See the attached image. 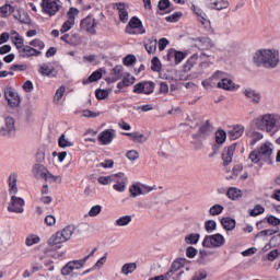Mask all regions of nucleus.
Instances as JSON below:
<instances>
[{
  "label": "nucleus",
  "mask_w": 280,
  "mask_h": 280,
  "mask_svg": "<svg viewBox=\"0 0 280 280\" xmlns=\"http://www.w3.org/2000/svg\"><path fill=\"white\" fill-rule=\"evenodd\" d=\"M277 126V119L275 116L267 114L265 115V130L266 132H272Z\"/></svg>",
  "instance_id": "bb28decb"
},
{
  "label": "nucleus",
  "mask_w": 280,
  "mask_h": 280,
  "mask_svg": "<svg viewBox=\"0 0 280 280\" xmlns=\"http://www.w3.org/2000/svg\"><path fill=\"white\" fill-rule=\"evenodd\" d=\"M200 242V233H190L185 236V243L191 246L198 244Z\"/></svg>",
  "instance_id": "c9c22d12"
},
{
  "label": "nucleus",
  "mask_w": 280,
  "mask_h": 280,
  "mask_svg": "<svg viewBox=\"0 0 280 280\" xmlns=\"http://www.w3.org/2000/svg\"><path fill=\"white\" fill-rule=\"evenodd\" d=\"M212 10H226L229 8V1L226 0H217L213 5H210Z\"/></svg>",
  "instance_id": "49530a36"
},
{
  "label": "nucleus",
  "mask_w": 280,
  "mask_h": 280,
  "mask_svg": "<svg viewBox=\"0 0 280 280\" xmlns=\"http://www.w3.org/2000/svg\"><path fill=\"white\" fill-rule=\"evenodd\" d=\"M235 83L233 82V80L229 79V78H224L222 79V81H219L217 83V89H222L223 91H235Z\"/></svg>",
  "instance_id": "b1692460"
},
{
  "label": "nucleus",
  "mask_w": 280,
  "mask_h": 280,
  "mask_svg": "<svg viewBox=\"0 0 280 280\" xmlns=\"http://www.w3.org/2000/svg\"><path fill=\"white\" fill-rule=\"evenodd\" d=\"M156 38L151 37L144 40V49L148 54H154L156 51Z\"/></svg>",
  "instance_id": "2f4dec72"
},
{
  "label": "nucleus",
  "mask_w": 280,
  "mask_h": 280,
  "mask_svg": "<svg viewBox=\"0 0 280 280\" xmlns=\"http://www.w3.org/2000/svg\"><path fill=\"white\" fill-rule=\"evenodd\" d=\"M42 54L40 50L26 45L20 50V58H32V56L38 57Z\"/></svg>",
  "instance_id": "aec40b11"
},
{
  "label": "nucleus",
  "mask_w": 280,
  "mask_h": 280,
  "mask_svg": "<svg viewBox=\"0 0 280 280\" xmlns=\"http://www.w3.org/2000/svg\"><path fill=\"white\" fill-rule=\"evenodd\" d=\"M266 208H264L261 205H256L254 209L249 210L250 218H257V215H261L265 213Z\"/></svg>",
  "instance_id": "a18cd8bd"
},
{
  "label": "nucleus",
  "mask_w": 280,
  "mask_h": 280,
  "mask_svg": "<svg viewBox=\"0 0 280 280\" xmlns=\"http://www.w3.org/2000/svg\"><path fill=\"white\" fill-rule=\"evenodd\" d=\"M28 45H31V47H33V48L37 47V49H39V51L45 49V42L40 40L39 38H35V39L31 40L28 43Z\"/></svg>",
  "instance_id": "e2e57ef3"
},
{
  "label": "nucleus",
  "mask_w": 280,
  "mask_h": 280,
  "mask_svg": "<svg viewBox=\"0 0 280 280\" xmlns=\"http://www.w3.org/2000/svg\"><path fill=\"white\" fill-rule=\"evenodd\" d=\"M254 126L257 130H266V115L254 120Z\"/></svg>",
  "instance_id": "3c124183"
},
{
  "label": "nucleus",
  "mask_w": 280,
  "mask_h": 280,
  "mask_svg": "<svg viewBox=\"0 0 280 280\" xmlns=\"http://www.w3.org/2000/svg\"><path fill=\"white\" fill-rule=\"evenodd\" d=\"M224 244H226V238H224V235L217 233L212 235H206L201 246L203 248H222Z\"/></svg>",
  "instance_id": "7ed1b4c3"
},
{
  "label": "nucleus",
  "mask_w": 280,
  "mask_h": 280,
  "mask_svg": "<svg viewBox=\"0 0 280 280\" xmlns=\"http://www.w3.org/2000/svg\"><path fill=\"white\" fill-rule=\"evenodd\" d=\"M73 265H71L70 261H68L62 268H61V275L62 277H69V275H72L73 272Z\"/></svg>",
  "instance_id": "13d9d810"
},
{
  "label": "nucleus",
  "mask_w": 280,
  "mask_h": 280,
  "mask_svg": "<svg viewBox=\"0 0 280 280\" xmlns=\"http://www.w3.org/2000/svg\"><path fill=\"white\" fill-rule=\"evenodd\" d=\"M81 30H85L88 34H97L95 30L97 27V20L93 19L91 14L81 20L80 22Z\"/></svg>",
  "instance_id": "9b49d317"
},
{
  "label": "nucleus",
  "mask_w": 280,
  "mask_h": 280,
  "mask_svg": "<svg viewBox=\"0 0 280 280\" xmlns=\"http://www.w3.org/2000/svg\"><path fill=\"white\" fill-rule=\"evenodd\" d=\"M187 58V51H183V50H177V52H175V65H180V62H183V60H185Z\"/></svg>",
  "instance_id": "052dcab7"
},
{
  "label": "nucleus",
  "mask_w": 280,
  "mask_h": 280,
  "mask_svg": "<svg viewBox=\"0 0 280 280\" xmlns=\"http://www.w3.org/2000/svg\"><path fill=\"white\" fill-rule=\"evenodd\" d=\"M222 211H224V206H222L220 203H215L214 206H212L209 209V213L211 215H220V213H222Z\"/></svg>",
  "instance_id": "6e6d98bb"
},
{
  "label": "nucleus",
  "mask_w": 280,
  "mask_h": 280,
  "mask_svg": "<svg viewBox=\"0 0 280 280\" xmlns=\"http://www.w3.org/2000/svg\"><path fill=\"white\" fill-rule=\"evenodd\" d=\"M80 14V10L78 8L71 7L67 13L68 16V23H71V25H75V16Z\"/></svg>",
  "instance_id": "4c0bfd02"
},
{
  "label": "nucleus",
  "mask_w": 280,
  "mask_h": 280,
  "mask_svg": "<svg viewBox=\"0 0 280 280\" xmlns=\"http://www.w3.org/2000/svg\"><path fill=\"white\" fill-rule=\"evenodd\" d=\"M226 196L230 200H240V198H242V189L230 187L226 191Z\"/></svg>",
  "instance_id": "473e14b6"
},
{
  "label": "nucleus",
  "mask_w": 280,
  "mask_h": 280,
  "mask_svg": "<svg viewBox=\"0 0 280 280\" xmlns=\"http://www.w3.org/2000/svg\"><path fill=\"white\" fill-rule=\"evenodd\" d=\"M115 137H117V131L115 129H105L98 135L97 141L101 145H110Z\"/></svg>",
  "instance_id": "f8f14e48"
},
{
  "label": "nucleus",
  "mask_w": 280,
  "mask_h": 280,
  "mask_svg": "<svg viewBox=\"0 0 280 280\" xmlns=\"http://www.w3.org/2000/svg\"><path fill=\"white\" fill-rule=\"evenodd\" d=\"M100 213H102V206L100 205L93 206L89 211L90 218H95L100 215Z\"/></svg>",
  "instance_id": "69168bd1"
},
{
  "label": "nucleus",
  "mask_w": 280,
  "mask_h": 280,
  "mask_svg": "<svg viewBox=\"0 0 280 280\" xmlns=\"http://www.w3.org/2000/svg\"><path fill=\"white\" fill-rule=\"evenodd\" d=\"M210 255H213V252H209L207 249H199L197 264L199 266H208V264H211L213 261V258L209 257Z\"/></svg>",
  "instance_id": "f3484780"
},
{
  "label": "nucleus",
  "mask_w": 280,
  "mask_h": 280,
  "mask_svg": "<svg viewBox=\"0 0 280 280\" xmlns=\"http://www.w3.org/2000/svg\"><path fill=\"white\" fill-rule=\"evenodd\" d=\"M124 137H130V139L133 141V143H145L148 141V138L145 135L136 131V132H122Z\"/></svg>",
  "instance_id": "5701e85b"
},
{
  "label": "nucleus",
  "mask_w": 280,
  "mask_h": 280,
  "mask_svg": "<svg viewBox=\"0 0 280 280\" xmlns=\"http://www.w3.org/2000/svg\"><path fill=\"white\" fill-rule=\"evenodd\" d=\"M23 43H25V39H23V36L18 34V36L14 37L13 45H15V47H16V49H19V51H21V49H23L25 47L23 45Z\"/></svg>",
  "instance_id": "680f3d73"
},
{
  "label": "nucleus",
  "mask_w": 280,
  "mask_h": 280,
  "mask_svg": "<svg viewBox=\"0 0 280 280\" xmlns=\"http://www.w3.org/2000/svg\"><path fill=\"white\" fill-rule=\"evenodd\" d=\"M183 16V12L177 11L168 16L165 18V21L167 23H178L180 21V18Z\"/></svg>",
  "instance_id": "8fccbe9b"
},
{
  "label": "nucleus",
  "mask_w": 280,
  "mask_h": 280,
  "mask_svg": "<svg viewBox=\"0 0 280 280\" xmlns=\"http://www.w3.org/2000/svg\"><path fill=\"white\" fill-rule=\"evenodd\" d=\"M23 207H25V200L13 195L10 205L8 206V211L10 213H23Z\"/></svg>",
  "instance_id": "9d476101"
},
{
  "label": "nucleus",
  "mask_w": 280,
  "mask_h": 280,
  "mask_svg": "<svg viewBox=\"0 0 280 280\" xmlns=\"http://www.w3.org/2000/svg\"><path fill=\"white\" fill-rule=\"evenodd\" d=\"M211 120H206L203 125H201L197 131V133L191 135V139L195 141H200L201 139L205 141L211 135Z\"/></svg>",
  "instance_id": "1a4fd4ad"
},
{
  "label": "nucleus",
  "mask_w": 280,
  "mask_h": 280,
  "mask_svg": "<svg viewBox=\"0 0 280 280\" xmlns=\"http://www.w3.org/2000/svg\"><path fill=\"white\" fill-rule=\"evenodd\" d=\"M126 185H128V177H124L122 179H120V182L118 184H115L113 186V189H115V191H126Z\"/></svg>",
  "instance_id": "de8ad7c7"
},
{
  "label": "nucleus",
  "mask_w": 280,
  "mask_h": 280,
  "mask_svg": "<svg viewBox=\"0 0 280 280\" xmlns=\"http://www.w3.org/2000/svg\"><path fill=\"white\" fill-rule=\"evenodd\" d=\"M154 89H156V83L153 81H141L133 85L132 93H137L138 95H152Z\"/></svg>",
  "instance_id": "0eeeda50"
},
{
  "label": "nucleus",
  "mask_w": 280,
  "mask_h": 280,
  "mask_svg": "<svg viewBox=\"0 0 280 280\" xmlns=\"http://www.w3.org/2000/svg\"><path fill=\"white\" fill-rule=\"evenodd\" d=\"M205 229L207 233H213L218 229V223L214 220H207L205 222Z\"/></svg>",
  "instance_id": "5fc2aeb1"
},
{
  "label": "nucleus",
  "mask_w": 280,
  "mask_h": 280,
  "mask_svg": "<svg viewBox=\"0 0 280 280\" xmlns=\"http://www.w3.org/2000/svg\"><path fill=\"white\" fill-rule=\"evenodd\" d=\"M122 65L125 67H135V65H137V57L132 54L125 56L122 59Z\"/></svg>",
  "instance_id": "ea45409f"
},
{
  "label": "nucleus",
  "mask_w": 280,
  "mask_h": 280,
  "mask_svg": "<svg viewBox=\"0 0 280 280\" xmlns=\"http://www.w3.org/2000/svg\"><path fill=\"white\" fill-rule=\"evenodd\" d=\"M237 148V142L232 143L231 145L224 148L221 159L223 161V166L231 165L233 163V155L235 154V150Z\"/></svg>",
  "instance_id": "ddd939ff"
},
{
  "label": "nucleus",
  "mask_w": 280,
  "mask_h": 280,
  "mask_svg": "<svg viewBox=\"0 0 280 280\" xmlns=\"http://www.w3.org/2000/svg\"><path fill=\"white\" fill-rule=\"evenodd\" d=\"M243 95H245L246 100H248L252 104H261V93L253 88H246L243 91Z\"/></svg>",
  "instance_id": "4468645a"
},
{
  "label": "nucleus",
  "mask_w": 280,
  "mask_h": 280,
  "mask_svg": "<svg viewBox=\"0 0 280 280\" xmlns=\"http://www.w3.org/2000/svg\"><path fill=\"white\" fill-rule=\"evenodd\" d=\"M257 153L264 159V163L272 165V148L268 143L262 144Z\"/></svg>",
  "instance_id": "2eb2a0df"
},
{
  "label": "nucleus",
  "mask_w": 280,
  "mask_h": 280,
  "mask_svg": "<svg viewBox=\"0 0 280 280\" xmlns=\"http://www.w3.org/2000/svg\"><path fill=\"white\" fill-rule=\"evenodd\" d=\"M225 78L226 72L218 70L211 75L210 80H212V82L213 80H220V82H222V80H224Z\"/></svg>",
  "instance_id": "338daca9"
},
{
  "label": "nucleus",
  "mask_w": 280,
  "mask_h": 280,
  "mask_svg": "<svg viewBox=\"0 0 280 280\" xmlns=\"http://www.w3.org/2000/svg\"><path fill=\"white\" fill-rule=\"evenodd\" d=\"M280 229L276 228V230H261L260 232H258L255 237H272V235H277V233H279Z\"/></svg>",
  "instance_id": "e433bc0d"
},
{
  "label": "nucleus",
  "mask_w": 280,
  "mask_h": 280,
  "mask_svg": "<svg viewBox=\"0 0 280 280\" xmlns=\"http://www.w3.org/2000/svg\"><path fill=\"white\" fill-rule=\"evenodd\" d=\"M242 135H244V126L242 125H236L228 131L230 141H235L236 139H240Z\"/></svg>",
  "instance_id": "412c9836"
},
{
  "label": "nucleus",
  "mask_w": 280,
  "mask_h": 280,
  "mask_svg": "<svg viewBox=\"0 0 280 280\" xmlns=\"http://www.w3.org/2000/svg\"><path fill=\"white\" fill-rule=\"evenodd\" d=\"M221 225L224 231H234L235 226H237V221L231 217H225L221 219Z\"/></svg>",
  "instance_id": "393cba45"
},
{
  "label": "nucleus",
  "mask_w": 280,
  "mask_h": 280,
  "mask_svg": "<svg viewBox=\"0 0 280 280\" xmlns=\"http://www.w3.org/2000/svg\"><path fill=\"white\" fill-rule=\"evenodd\" d=\"M33 173L35 176H40V174L47 173V167L43 164H35L33 165Z\"/></svg>",
  "instance_id": "4d7b16f0"
},
{
  "label": "nucleus",
  "mask_w": 280,
  "mask_h": 280,
  "mask_svg": "<svg viewBox=\"0 0 280 280\" xmlns=\"http://www.w3.org/2000/svg\"><path fill=\"white\" fill-rule=\"evenodd\" d=\"M39 243H40V236L35 234H30L25 240L26 246H34V244H39Z\"/></svg>",
  "instance_id": "09e8293b"
},
{
  "label": "nucleus",
  "mask_w": 280,
  "mask_h": 280,
  "mask_svg": "<svg viewBox=\"0 0 280 280\" xmlns=\"http://www.w3.org/2000/svg\"><path fill=\"white\" fill-rule=\"evenodd\" d=\"M196 60H198V54H194L184 65L183 69L185 72L191 71V68L196 65Z\"/></svg>",
  "instance_id": "58836bf2"
},
{
  "label": "nucleus",
  "mask_w": 280,
  "mask_h": 280,
  "mask_svg": "<svg viewBox=\"0 0 280 280\" xmlns=\"http://www.w3.org/2000/svg\"><path fill=\"white\" fill-rule=\"evenodd\" d=\"M16 173H11L9 176V194H19V187H16Z\"/></svg>",
  "instance_id": "72a5a7b5"
},
{
  "label": "nucleus",
  "mask_w": 280,
  "mask_h": 280,
  "mask_svg": "<svg viewBox=\"0 0 280 280\" xmlns=\"http://www.w3.org/2000/svg\"><path fill=\"white\" fill-rule=\"evenodd\" d=\"M38 71L40 75H45L46 78H56L58 75V71H56V68L52 67L51 69H49V66L45 63L39 67Z\"/></svg>",
  "instance_id": "a878e982"
},
{
  "label": "nucleus",
  "mask_w": 280,
  "mask_h": 280,
  "mask_svg": "<svg viewBox=\"0 0 280 280\" xmlns=\"http://www.w3.org/2000/svg\"><path fill=\"white\" fill-rule=\"evenodd\" d=\"M185 264H187V258H177L175 259L172 265L170 270L165 273V277L170 279L174 275V272H178L180 268H185Z\"/></svg>",
  "instance_id": "dca6fc26"
},
{
  "label": "nucleus",
  "mask_w": 280,
  "mask_h": 280,
  "mask_svg": "<svg viewBox=\"0 0 280 280\" xmlns=\"http://www.w3.org/2000/svg\"><path fill=\"white\" fill-rule=\"evenodd\" d=\"M102 69H97L94 72H92L88 79H84L82 81V84L86 85V84H91L93 82H98V80H102Z\"/></svg>",
  "instance_id": "cd10ccee"
},
{
  "label": "nucleus",
  "mask_w": 280,
  "mask_h": 280,
  "mask_svg": "<svg viewBox=\"0 0 280 280\" xmlns=\"http://www.w3.org/2000/svg\"><path fill=\"white\" fill-rule=\"evenodd\" d=\"M110 91L106 89H96L95 90V97L98 102L106 100L109 95Z\"/></svg>",
  "instance_id": "79ce46f5"
},
{
  "label": "nucleus",
  "mask_w": 280,
  "mask_h": 280,
  "mask_svg": "<svg viewBox=\"0 0 280 280\" xmlns=\"http://www.w3.org/2000/svg\"><path fill=\"white\" fill-rule=\"evenodd\" d=\"M192 12L198 18V21L205 25V23H211L209 20H207V13L202 11V9L196 7L195 4L191 5Z\"/></svg>",
  "instance_id": "c85d7f7f"
},
{
  "label": "nucleus",
  "mask_w": 280,
  "mask_h": 280,
  "mask_svg": "<svg viewBox=\"0 0 280 280\" xmlns=\"http://www.w3.org/2000/svg\"><path fill=\"white\" fill-rule=\"evenodd\" d=\"M215 143H221L224 145L226 143V131L222 128H219L214 133Z\"/></svg>",
  "instance_id": "f704fd0d"
},
{
  "label": "nucleus",
  "mask_w": 280,
  "mask_h": 280,
  "mask_svg": "<svg viewBox=\"0 0 280 280\" xmlns=\"http://www.w3.org/2000/svg\"><path fill=\"white\" fill-rule=\"evenodd\" d=\"M267 224H269V226H279V218L270 214L268 217L265 218Z\"/></svg>",
  "instance_id": "0e129e2a"
},
{
  "label": "nucleus",
  "mask_w": 280,
  "mask_h": 280,
  "mask_svg": "<svg viewBox=\"0 0 280 280\" xmlns=\"http://www.w3.org/2000/svg\"><path fill=\"white\" fill-rule=\"evenodd\" d=\"M196 255H198V249L194 246H188L186 248V257L188 259H194V257H196Z\"/></svg>",
  "instance_id": "774afa93"
},
{
  "label": "nucleus",
  "mask_w": 280,
  "mask_h": 280,
  "mask_svg": "<svg viewBox=\"0 0 280 280\" xmlns=\"http://www.w3.org/2000/svg\"><path fill=\"white\" fill-rule=\"evenodd\" d=\"M190 40H192V43H200L201 48L206 50L213 49V47H215V43L207 36L191 37Z\"/></svg>",
  "instance_id": "6ab92c4d"
},
{
  "label": "nucleus",
  "mask_w": 280,
  "mask_h": 280,
  "mask_svg": "<svg viewBox=\"0 0 280 280\" xmlns=\"http://www.w3.org/2000/svg\"><path fill=\"white\" fill-rule=\"evenodd\" d=\"M60 0H42V12L50 16H56L57 12H60V5L58 4Z\"/></svg>",
  "instance_id": "6e6552de"
},
{
  "label": "nucleus",
  "mask_w": 280,
  "mask_h": 280,
  "mask_svg": "<svg viewBox=\"0 0 280 280\" xmlns=\"http://www.w3.org/2000/svg\"><path fill=\"white\" fill-rule=\"evenodd\" d=\"M163 69V65L161 63V59L159 57H153L151 60V71L159 73Z\"/></svg>",
  "instance_id": "c03bdc74"
},
{
  "label": "nucleus",
  "mask_w": 280,
  "mask_h": 280,
  "mask_svg": "<svg viewBox=\"0 0 280 280\" xmlns=\"http://www.w3.org/2000/svg\"><path fill=\"white\" fill-rule=\"evenodd\" d=\"M114 8L118 10L119 21H121V23H127L128 10H126V4L124 2H117Z\"/></svg>",
  "instance_id": "4be33fe9"
},
{
  "label": "nucleus",
  "mask_w": 280,
  "mask_h": 280,
  "mask_svg": "<svg viewBox=\"0 0 280 280\" xmlns=\"http://www.w3.org/2000/svg\"><path fill=\"white\" fill-rule=\"evenodd\" d=\"M16 136V120L12 116L4 118V125L0 127V137L12 139Z\"/></svg>",
  "instance_id": "20e7f679"
},
{
  "label": "nucleus",
  "mask_w": 280,
  "mask_h": 280,
  "mask_svg": "<svg viewBox=\"0 0 280 280\" xmlns=\"http://www.w3.org/2000/svg\"><path fill=\"white\" fill-rule=\"evenodd\" d=\"M248 159H250L252 163H255V165H257L259 168L264 167V163H266L257 150L252 151L248 155Z\"/></svg>",
  "instance_id": "c756f323"
},
{
  "label": "nucleus",
  "mask_w": 280,
  "mask_h": 280,
  "mask_svg": "<svg viewBox=\"0 0 280 280\" xmlns=\"http://www.w3.org/2000/svg\"><path fill=\"white\" fill-rule=\"evenodd\" d=\"M124 178H126V174L122 172L109 175L110 183H116V185L121 183V180H124Z\"/></svg>",
  "instance_id": "864d4df0"
},
{
  "label": "nucleus",
  "mask_w": 280,
  "mask_h": 280,
  "mask_svg": "<svg viewBox=\"0 0 280 280\" xmlns=\"http://www.w3.org/2000/svg\"><path fill=\"white\" fill-rule=\"evenodd\" d=\"M168 8H172V2L170 0H160L158 3V10L160 12H165L167 11Z\"/></svg>",
  "instance_id": "bf43d9fd"
},
{
  "label": "nucleus",
  "mask_w": 280,
  "mask_h": 280,
  "mask_svg": "<svg viewBox=\"0 0 280 280\" xmlns=\"http://www.w3.org/2000/svg\"><path fill=\"white\" fill-rule=\"evenodd\" d=\"M4 100L10 108H19L21 106V95L11 85L4 88Z\"/></svg>",
  "instance_id": "423d86ee"
},
{
  "label": "nucleus",
  "mask_w": 280,
  "mask_h": 280,
  "mask_svg": "<svg viewBox=\"0 0 280 280\" xmlns=\"http://www.w3.org/2000/svg\"><path fill=\"white\" fill-rule=\"evenodd\" d=\"M13 18L19 21V23H22V25H32V18L23 9H18L16 13L13 14Z\"/></svg>",
  "instance_id": "a211bd4d"
},
{
  "label": "nucleus",
  "mask_w": 280,
  "mask_h": 280,
  "mask_svg": "<svg viewBox=\"0 0 280 280\" xmlns=\"http://www.w3.org/2000/svg\"><path fill=\"white\" fill-rule=\"evenodd\" d=\"M126 34H130L131 36H135L137 34H145V27H143V22L141 21V19H139V16L133 15L126 28H125Z\"/></svg>",
  "instance_id": "39448f33"
},
{
  "label": "nucleus",
  "mask_w": 280,
  "mask_h": 280,
  "mask_svg": "<svg viewBox=\"0 0 280 280\" xmlns=\"http://www.w3.org/2000/svg\"><path fill=\"white\" fill-rule=\"evenodd\" d=\"M59 148H72L73 142L67 140L65 133H62L58 139Z\"/></svg>",
  "instance_id": "603ef678"
},
{
  "label": "nucleus",
  "mask_w": 280,
  "mask_h": 280,
  "mask_svg": "<svg viewBox=\"0 0 280 280\" xmlns=\"http://www.w3.org/2000/svg\"><path fill=\"white\" fill-rule=\"evenodd\" d=\"M130 222H132V217L124 215L115 221V225L116 226H128Z\"/></svg>",
  "instance_id": "37998d69"
},
{
  "label": "nucleus",
  "mask_w": 280,
  "mask_h": 280,
  "mask_svg": "<svg viewBox=\"0 0 280 280\" xmlns=\"http://www.w3.org/2000/svg\"><path fill=\"white\" fill-rule=\"evenodd\" d=\"M130 198H137L138 196H143V188L141 187V183L132 184L129 188Z\"/></svg>",
  "instance_id": "7c9ffc66"
},
{
  "label": "nucleus",
  "mask_w": 280,
  "mask_h": 280,
  "mask_svg": "<svg viewBox=\"0 0 280 280\" xmlns=\"http://www.w3.org/2000/svg\"><path fill=\"white\" fill-rule=\"evenodd\" d=\"M137 270V262H127L121 267L122 275H130Z\"/></svg>",
  "instance_id": "a19ab883"
},
{
  "label": "nucleus",
  "mask_w": 280,
  "mask_h": 280,
  "mask_svg": "<svg viewBox=\"0 0 280 280\" xmlns=\"http://www.w3.org/2000/svg\"><path fill=\"white\" fill-rule=\"evenodd\" d=\"M253 62L256 67L277 69V67H279V51L272 49H259L254 54Z\"/></svg>",
  "instance_id": "f03ea898"
},
{
  "label": "nucleus",
  "mask_w": 280,
  "mask_h": 280,
  "mask_svg": "<svg viewBox=\"0 0 280 280\" xmlns=\"http://www.w3.org/2000/svg\"><path fill=\"white\" fill-rule=\"evenodd\" d=\"M89 229V224L81 223L78 226L75 225H67L62 229V231H58L47 241L48 246H50V250H58L62 248L63 242H69L71 240V235H82L84 231Z\"/></svg>",
  "instance_id": "f257e3e1"
}]
</instances>
